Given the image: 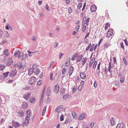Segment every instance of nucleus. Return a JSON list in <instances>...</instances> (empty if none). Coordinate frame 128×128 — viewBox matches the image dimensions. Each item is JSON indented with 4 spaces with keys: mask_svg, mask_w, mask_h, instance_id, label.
<instances>
[{
    "mask_svg": "<svg viewBox=\"0 0 128 128\" xmlns=\"http://www.w3.org/2000/svg\"><path fill=\"white\" fill-rule=\"evenodd\" d=\"M33 67L34 69L33 73L36 75H38L40 72V69L38 68L36 64L33 65Z\"/></svg>",
    "mask_w": 128,
    "mask_h": 128,
    "instance_id": "f257e3e1",
    "label": "nucleus"
},
{
    "mask_svg": "<svg viewBox=\"0 0 128 128\" xmlns=\"http://www.w3.org/2000/svg\"><path fill=\"white\" fill-rule=\"evenodd\" d=\"M26 113L27 115L25 118V119L27 121V124H28L30 120V111L29 110H28L26 111Z\"/></svg>",
    "mask_w": 128,
    "mask_h": 128,
    "instance_id": "f03ea898",
    "label": "nucleus"
},
{
    "mask_svg": "<svg viewBox=\"0 0 128 128\" xmlns=\"http://www.w3.org/2000/svg\"><path fill=\"white\" fill-rule=\"evenodd\" d=\"M16 73L17 71L16 70H12L10 72L9 76L10 77L14 76L16 75Z\"/></svg>",
    "mask_w": 128,
    "mask_h": 128,
    "instance_id": "7ed1b4c3",
    "label": "nucleus"
},
{
    "mask_svg": "<svg viewBox=\"0 0 128 128\" xmlns=\"http://www.w3.org/2000/svg\"><path fill=\"white\" fill-rule=\"evenodd\" d=\"M31 96V93L30 92H27L23 95V98L25 99L28 100L29 99Z\"/></svg>",
    "mask_w": 128,
    "mask_h": 128,
    "instance_id": "20e7f679",
    "label": "nucleus"
},
{
    "mask_svg": "<svg viewBox=\"0 0 128 128\" xmlns=\"http://www.w3.org/2000/svg\"><path fill=\"white\" fill-rule=\"evenodd\" d=\"M113 34V30L109 29L107 32L106 37L108 38H109L112 36Z\"/></svg>",
    "mask_w": 128,
    "mask_h": 128,
    "instance_id": "39448f33",
    "label": "nucleus"
},
{
    "mask_svg": "<svg viewBox=\"0 0 128 128\" xmlns=\"http://www.w3.org/2000/svg\"><path fill=\"white\" fill-rule=\"evenodd\" d=\"M59 87L58 84H56L54 87V92L56 94L59 91Z\"/></svg>",
    "mask_w": 128,
    "mask_h": 128,
    "instance_id": "423d86ee",
    "label": "nucleus"
},
{
    "mask_svg": "<svg viewBox=\"0 0 128 128\" xmlns=\"http://www.w3.org/2000/svg\"><path fill=\"white\" fill-rule=\"evenodd\" d=\"M36 78L35 77H32L30 79L29 83L30 84H33L36 81Z\"/></svg>",
    "mask_w": 128,
    "mask_h": 128,
    "instance_id": "0eeeda50",
    "label": "nucleus"
},
{
    "mask_svg": "<svg viewBox=\"0 0 128 128\" xmlns=\"http://www.w3.org/2000/svg\"><path fill=\"white\" fill-rule=\"evenodd\" d=\"M96 7L95 5L92 6L90 8V11L92 12H95L96 10Z\"/></svg>",
    "mask_w": 128,
    "mask_h": 128,
    "instance_id": "6e6552de",
    "label": "nucleus"
},
{
    "mask_svg": "<svg viewBox=\"0 0 128 128\" xmlns=\"http://www.w3.org/2000/svg\"><path fill=\"white\" fill-rule=\"evenodd\" d=\"M32 68H30L28 69V74L30 75L32 74L34 72V67H33V65L32 66Z\"/></svg>",
    "mask_w": 128,
    "mask_h": 128,
    "instance_id": "1a4fd4ad",
    "label": "nucleus"
},
{
    "mask_svg": "<svg viewBox=\"0 0 128 128\" xmlns=\"http://www.w3.org/2000/svg\"><path fill=\"white\" fill-rule=\"evenodd\" d=\"M124 126L123 123L120 122L117 124L116 128H124Z\"/></svg>",
    "mask_w": 128,
    "mask_h": 128,
    "instance_id": "9d476101",
    "label": "nucleus"
},
{
    "mask_svg": "<svg viewBox=\"0 0 128 128\" xmlns=\"http://www.w3.org/2000/svg\"><path fill=\"white\" fill-rule=\"evenodd\" d=\"M12 125L15 128L18 127L20 126V125L18 122H12Z\"/></svg>",
    "mask_w": 128,
    "mask_h": 128,
    "instance_id": "9b49d317",
    "label": "nucleus"
},
{
    "mask_svg": "<svg viewBox=\"0 0 128 128\" xmlns=\"http://www.w3.org/2000/svg\"><path fill=\"white\" fill-rule=\"evenodd\" d=\"M86 116V114L85 113H82L81 114L79 117L78 119L80 120L83 119Z\"/></svg>",
    "mask_w": 128,
    "mask_h": 128,
    "instance_id": "f8f14e48",
    "label": "nucleus"
},
{
    "mask_svg": "<svg viewBox=\"0 0 128 128\" xmlns=\"http://www.w3.org/2000/svg\"><path fill=\"white\" fill-rule=\"evenodd\" d=\"M80 76L82 79H85L86 78V73L84 72L81 73L80 74Z\"/></svg>",
    "mask_w": 128,
    "mask_h": 128,
    "instance_id": "ddd939ff",
    "label": "nucleus"
},
{
    "mask_svg": "<svg viewBox=\"0 0 128 128\" xmlns=\"http://www.w3.org/2000/svg\"><path fill=\"white\" fill-rule=\"evenodd\" d=\"M87 60V58L86 57L83 58H82V60L81 61L82 64V66H83L85 64Z\"/></svg>",
    "mask_w": 128,
    "mask_h": 128,
    "instance_id": "4468645a",
    "label": "nucleus"
},
{
    "mask_svg": "<svg viewBox=\"0 0 128 128\" xmlns=\"http://www.w3.org/2000/svg\"><path fill=\"white\" fill-rule=\"evenodd\" d=\"M82 54L80 56H78L77 57L76 62H80L82 60Z\"/></svg>",
    "mask_w": 128,
    "mask_h": 128,
    "instance_id": "2eb2a0df",
    "label": "nucleus"
},
{
    "mask_svg": "<svg viewBox=\"0 0 128 128\" xmlns=\"http://www.w3.org/2000/svg\"><path fill=\"white\" fill-rule=\"evenodd\" d=\"M110 42H106L104 44V49L108 48V47L110 45Z\"/></svg>",
    "mask_w": 128,
    "mask_h": 128,
    "instance_id": "dca6fc26",
    "label": "nucleus"
},
{
    "mask_svg": "<svg viewBox=\"0 0 128 128\" xmlns=\"http://www.w3.org/2000/svg\"><path fill=\"white\" fill-rule=\"evenodd\" d=\"M78 54L77 53H76L74 54L73 55L72 57L71 60H74L76 58H77Z\"/></svg>",
    "mask_w": 128,
    "mask_h": 128,
    "instance_id": "f3484780",
    "label": "nucleus"
},
{
    "mask_svg": "<svg viewBox=\"0 0 128 128\" xmlns=\"http://www.w3.org/2000/svg\"><path fill=\"white\" fill-rule=\"evenodd\" d=\"M18 115L19 116H22L24 115V113L22 111L20 110L18 112Z\"/></svg>",
    "mask_w": 128,
    "mask_h": 128,
    "instance_id": "a211bd4d",
    "label": "nucleus"
},
{
    "mask_svg": "<svg viewBox=\"0 0 128 128\" xmlns=\"http://www.w3.org/2000/svg\"><path fill=\"white\" fill-rule=\"evenodd\" d=\"M114 66V65H111V62H109V66H108V70L109 72L110 73H111V68H112Z\"/></svg>",
    "mask_w": 128,
    "mask_h": 128,
    "instance_id": "6ab92c4d",
    "label": "nucleus"
},
{
    "mask_svg": "<svg viewBox=\"0 0 128 128\" xmlns=\"http://www.w3.org/2000/svg\"><path fill=\"white\" fill-rule=\"evenodd\" d=\"M28 105L27 103L24 102L22 104V108L23 109H26V108Z\"/></svg>",
    "mask_w": 128,
    "mask_h": 128,
    "instance_id": "aec40b11",
    "label": "nucleus"
},
{
    "mask_svg": "<svg viewBox=\"0 0 128 128\" xmlns=\"http://www.w3.org/2000/svg\"><path fill=\"white\" fill-rule=\"evenodd\" d=\"M4 54L6 56L9 55V53H8V49L5 50L4 52Z\"/></svg>",
    "mask_w": 128,
    "mask_h": 128,
    "instance_id": "412c9836",
    "label": "nucleus"
},
{
    "mask_svg": "<svg viewBox=\"0 0 128 128\" xmlns=\"http://www.w3.org/2000/svg\"><path fill=\"white\" fill-rule=\"evenodd\" d=\"M20 54V52L19 50H16L14 54V56L15 57L18 56V55Z\"/></svg>",
    "mask_w": 128,
    "mask_h": 128,
    "instance_id": "4be33fe9",
    "label": "nucleus"
},
{
    "mask_svg": "<svg viewBox=\"0 0 128 128\" xmlns=\"http://www.w3.org/2000/svg\"><path fill=\"white\" fill-rule=\"evenodd\" d=\"M110 122L111 125L113 126L115 124V122L113 118H110Z\"/></svg>",
    "mask_w": 128,
    "mask_h": 128,
    "instance_id": "5701e85b",
    "label": "nucleus"
},
{
    "mask_svg": "<svg viewBox=\"0 0 128 128\" xmlns=\"http://www.w3.org/2000/svg\"><path fill=\"white\" fill-rule=\"evenodd\" d=\"M22 63L16 64L14 65V67L15 66L16 67L17 66L20 68H21L22 67Z\"/></svg>",
    "mask_w": 128,
    "mask_h": 128,
    "instance_id": "b1692460",
    "label": "nucleus"
},
{
    "mask_svg": "<svg viewBox=\"0 0 128 128\" xmlns=\"http://www.w3.org/2000/svg\"><path fill=\"white\" fill-rule=\"evenodd\" d=\"M13 62V60H11L7 62H6V64L8 66H9L12 64Z\"/></svg>",
    "mask_w": 128,
    "mask_h": 128,
    "instance_id": "393cba45",
    "label": "nucleus"
},
{
    "mask_svg": "<svg viewBox=\"0 0 128 128\" xmlns=\"http://www.w3.org/2000/svg\"><path fill=\"white\" fill-rule=\"evenodd\" d=\"M30 101L31 103H34L35 102L36 100L34 97H32L31 99H30Z\"/></svg>",
    "mask_w": 128,
    "mask_h": 128,
    "instance_id": "a878e982",
    "label": "nucleus"
},
{
    "mask_svg": "<svg viewBox=\"0 0 128 128\" xmlns=\"http://www.w3.org/2000/svg\"><path fill=\"white\" fill-rule=\"evenodd\" d=\"M69 70L68 72H69L70 73V72H72V73L73 71L74 70V68L72 66H70L69 67Z\"/></svg>",
    "mask_w": 128,
    "mask_h": 128,
    "instance_id": "bb28decb",
    "label": "nucleus"
},
{
    "mask_svg": "<svg viewBox=\"0 0 128 128\" xmlns=\"http://www.w3.org/2000/svg\"><path fill=\"white\" fill-rule=\"evenodd\" d=\"M90 20V18L89 17L87 18V19H86V22L84 24H86V26H87L88 25Z\"/></svg>",
    "mask_w": 128,
    "mask_h": 128,
    "instance_id": "cd10ccee",
    "label": "nucleus"
},
{
    "mask_svg": "<svg viewBox=\"0 0 128 128\" xmlns=\"http://www.w3.org/2000/svg\"><path fill=\"white\" fill-rule=\"evenodd\" d=\"M110 27V24L108 23H106V25L105 26V30H107L108 29V28L109 27Z\"/></svg>",
    "mask_w": 128,
    "mask_h": 128,
    "instance_id": "c85d7f7f",
    "label": "nucleus"
},
{
    "mask_svg": "<svg viewBox=\"0 0 128 128\" xmlns=\"http://www.w3.org/2000/svg\"><path fill=\"white\" fill-rule=\"evenodd\" d=\"M82 32H84L86 30V26L85 25H82Z\"/></svg>",
    "mask_w": 128,
    "mask_h": 128,
    "instance_id": "c756f323",
    "label": "nucleus"
},
{
    "mask_svg": "<svg viewBox=\"0 0 128 128\" xmlns=\"http://www.w3.org/2000/svg\"><path fill=\"white\" fill-rule=\"evenodd\" d=\"M6 66L4 64L0 65V70H2L5 68Z\"/></svg>",
    "mask_w": 128,
    "mask_h": 128,
    "instance_id": "7c9ffc66",
    "label": "nucleus"
},
{
    "mask_svg": "<svg viewBox=\"0 0 128 128\" xmlns=\"http://www.w3.org/2000/svg\"><path fill=\"white\" fill-rule=\"evenodd\" d=\"M9 73V72H7L5 73H3V75L5 78H6V77L7 76H8V75Z\"/></svg>",
    "mask_w": 128,
    "mask_h": 128,
    "instance_id": "2f4dec72",
    "label": "nucleus"
},
{
    "mask_svg": "<svg viewBox=\"0 0 128 128\" xmlns=\"http://www.w3.org/2000/svg\"><path fill=\"white\" fill-rule=\"evenodd\" d=\"M69 95L68 94H66L63 96L62 98L64 100H67L69 97Z\"/></svg>",
    "mask_w": 128,
    "mask_h": 128,
    "instance_id": "473e14b6",
    "label": "nucleus"
},
{
    "mask_svg": "<svg viewBox=\"0 0 128 128\" xmlns=\"http://www.w3.org/2000/svg\"><path fill=\"white\" fill-rule=\"evenodd\" d=\"M125 79V77L124 76L121 77L120 79V81L121 83H122L124 82Z\"/></svg>",
    "mask_w": 128,
    "mask_h": 128,
    "instance_id": "72a5a7b5",
    "label": "nucleus"
},
{
    "mask_svg": "<svg viewBox=\"0 0 128 128\" xmlns=\"http://www.w3.org/2000/svg\"><path fill=\"white\" fill-rule=\"evenodd\" d=\"M95 44H92V45L91 44V46L90 49V52H92L94 50V46Z\"/></svg>",
    "mask_w": 128,
    "mask_h": 128,
    "instance_id": "f704fd0d",
    "label": "nucleus"
},
{
    "mask_svg": "<svg viewBox=\"0 0 128 128\" xmlns=\"http://www.w3.org/2000/svg\"><path fill=\"white\" fill-rule=\"evenodd\" d=\"M82 3H80L77 6V8L78 10L80 9L82 7Z\"/></svg>",
    "mask_w": 128,
    "mask_h": 128,
    "instance_id": "c9c22d12",
    "label": "nucleus"
},
{
    "mask_svg": "<svg viewBox=\"0 0 128 128\" xmlns=\"http://www.w3.org/2000/svg\"><path fill=\"white\" fill-rule=\"evenodd\" d=\"M5 78L2 76L0 75V82H2L3 80H4L5 79Z\"/></svg>",
    "mask_w": 128,
    "mask_h": 128,
    "instance_id": "e433bc0d",
    "label": "nucleus"
},
{
    "mask_svg": "<svg viewBox=\"0 0 128 128\" xmlns=\"http://www.w3.org/2000/svg\"><path fill=\"white\" fill-rule=\"evenodd\" d=\"M123 61L125 64L126 65L128 64V63L126 61V59L125 57H124L123 58Z\"/></svg>",
    "mask_w": 128,
    "mask_h": 128,
    "instance_id": "4c0bfd02",
    "label": "nucleus"
},
{
    "mask_svg": "<svg viewBox=\"0 0 128 128\" xmlns=\"http://www.w3.org/2000/svg\"><path fill=\"white\" fill-rule=\"evenodd\" d=\"M50 90H48V89L46 91V94L48 96H49L50 95Z\"/></svg>",
    "mask_w": 128,
    "mask_h": 128,
    "instance_id": "58836bf2",
    "label": "nucleus"
},
{
    "mask_svg": "<svg viewBox=\"0 0 128 128\" xmlns=\"http://www.w3.org/2000/svg\"><path fill=\"white\" fill-rule=\"evenodd\" d=\"M91 46V43L89 44L88 46L86 47V50L87 51L90 48Z\"/></svg>",
    "mask_w": 128,
    "mask_h": 128,
    "instance_id": "ea45409f",
    "label": "nucleus"
},
{
    "mask_svg": "<svg viewBox=\"0 0 128 128\" xmlns=\"http://www.w3.org/2000/svg\"><path fill=\"white\" fill-rule=\"evenodd\" d=\"M75 83L77 84L80 81L79 78L78 77H77L75 78Z\"/></svg>",
    "mask_w": 128,
    "mask_h": 128,
    "instance_id": "a19ab883",
    "label": "nucleus"
},
{
    "mask_svg": "<svg viewBox=\"0 0 128 128\" xmlns=\"http://www.w3.org/2000/svg\"><path fill=\"white\" fill-rule=\"evenodd\" d=\"M94 58H93L92 60L90 61V63L89 64V66L90 67H91L92 64L93 62V60Z\"/></svg>",
    "mask_w": 128,
    "mask_h": 128,
    "instance_id": "79ce46f5",
    "label": "nucleus"
},
{
    "mask_svg": "<svg viewBox=\"0 0 128 128\" xmlns=\"http://www.w3.org/2000/svg\"><path fill=\"white\" fill-rule=\"evenodd\" d=\"M97 62L96 61H95L94 62L93 66V68L94 69L95 68L97 64Z\"/></svg>",
    "mask_w": 128,
    "mask_h": 128,
    "instance_id": "37998d69",
    "label": "nucleus"
},
{
    "mask_svg": "<svg viewBox=\"0 0 128 128\" xmlns=\"http://www.w3.org/2000/svg\"><path fill=\"white\" fill-rule=\"evenodd\" d=\"M27 55H26V54H24L22 56V59H26L27 58Z\"/></svg>",
    "mask_w": 128,
    "mask_h": 128,
    "instance_id": "c03bdc74",
    "label": "nucleus"
},
{
    "mask_svg": "<svg viewBox=\"0 0 128 128\" xmlns=\"http://www.w3.org/2000/svg\"><path fill=\"white\" fill-rule=\"evenodd\" d=\"M45 8L48 11H50V8L48 6V4H46L45 6Z\"/></svg>",
    "mask_w": 128,
    "mask_h": 128,
    "instance_id": "a18cd8bd",
    "label": "nucleus"
},
{
    "mask_svg": "<svg viewBox=\"0 0 128 128\" xmlns=\"http://www.w3.org/2000/svg\"><path fill=\"white\" fill-rule=\"evenodd\" d=\"M84 81L83 80L80 83V85L79 86V87H81V88H82L84 84Z\"/></svg>",
    "mask_w": 128,
    "mask_h": 128,
    "instance_id": "49530a36",
    "label": "nucleus"
},
{
    "mask_svg": "<svg viewBox=\"0 0 128 128\" xmlns=\"http://www.w3.org/2000/svg\"><path fill=\"white\" fill-rule=\"evenodd\" d=\"M66 72V70L65 68H64L62 70V74L63 75L66 74L65 72Z\"/></svg>",
    "mask_w": 128,
    "mask_h": 128,
    "instance_id": "de8ad7c7",
    "label": "nucleus"
},
{
    "mask_svg": "<svg viewBox=\"0 0 128 128\" xmlns=\"http://www.w3.org/2000/svg\"><path fill=\"white\" fill-rule=\"evenodd\" d=\"M5 119L4 118L2 119L0 123V124H2L4 123L5 121Z\"/></svg>",
    "mask_w": 128,
    "mask_h": 128,
    "instance_id": "09e8293b",
    "label": "nucleus"
},
{
    "mask_svg": "<svg viewBox=\"0 0 128 128\" xmlns=\"http://www.w3.org/2000/svg\"><path fill=\"white\" fill-rule=\"evenodd\" d=\"M115 85L116 86L118 87L119 86V83L118 81H116L114 82Z\"/></svg>",
    "mask_w": 128,
    "mask_h": 128,
    "instance_id": "8fccbe9b",
    "label": "nucleus"
},
{
    "mask_svg": "<svg viewBox=\"0 0 128 128\" xmlns=\"http://www.w3.org/2000/svg\"><path fill=\"white\" fill-rule=\"evenodd\" d=\"M64 116L63 115H62L60 118V120L61 121L63 120H64Z\"/></svg>",
    "mask_w": 128,
    "mask_h": 128,
    "instance_id": "3c124183",
    "label": "nucleus"
},
{
    "mask_svg": "<svg viewBox=\"0 0 128 128\" xmlns=\"http://www.w3.org/2000/svg\"><path fill=\"white\" fill-rule=\"evenodd\" d=\"M94 122H91L90 124V126L91 128H92L94 126Z\"/></svg>",
    "mask_w": 128,
    "mask_h": 128,
    "instance_id": "603ef678",
    "label": "nucleus"
},
{
    "mask_svg": "<svg viewBox=\"0 0 128 128\" xmlns=\"http://www.w3.org/2000/svg\"><path fill=\"white\" fill-rule=\"evenodd\" d=\"M121 47L124 49V45L123 42H121L120 43Z\"/></svg>",
    "mask_w": 128,
    "mask_h": 128,
    "instance_id": "864d4df0",
    "label": "nucleus"
},
{
    "mask_svg": "<svg viewBox=\"0 0 128 128\" xmlns=\"http://www.w3.org/2000/svg\"><path fill=\"white\" fill-rule=\"evenodd\" d=\"M43 96H41L40 99V102L41 103V102H42Z\"/></svg>",
    "mask_w": 128,
    "mask_h": 128,
    "instance_id": "5fc2aeb1",
    "label": "nucleus"
},
{
    "mask_svg": "<svg viewBox=\"0 0 128 128\" xmlns=\"http://www.w3.org/2000/svg\"><path fill=\"white\" fill-rule=\"evenodd\" d=\"M22 53H20V54L18 55V58H21L22 56Z\"/></svg>",
    "mask_w": 128,
    "mask_h": 128,
    "instance_id": "6e6d98bb",
    "label": "nucleus"
},
{
    "mask_svg": "<svg viewBox=\"0 0 128 128\" xmlns=\"http://www.w3.org/2000/svg\"><path fill=\"white\" fill-rule=\"evenodd\" d=\"M72 12V10L71 7L69 8H68V12L69 14L71 13Z\"/></svg>",
    "mask_w": 128,
    "mask_h": 128,
    "instance_id": "4d7b16f0",
    "label": "nucleus"
},
{
    "mask_svg": "<svg viewBox=\"0 0 128 128\" xmlns=\"http://www.w3.org/2000/svg\"><path fill=\"white\" fill-rule=\"evenodd\" d=\"M80 25H78L76 27V30L78 31V30L80 28Z\"/></svg>",
    "mask_w": 128,
    "mask_h": 128,
    "instance_id": "13d9d810",
    "label": "nucleus"
},
{
    "mask_svg": "<svg viewBox=\"0 0 128 128\" xmlns=\"http://www.w3.org/2000/svg\"><path fill=\"white\" fill-rule=\"evenodd\" d=\"M64 54H62V53H60V54L59 55V58L60 59V58H62V56H63Z\"/></svg>",
    "mask_w": 128,
    "mask_h": 128,
    "instance_id": "bf43d9fd",
    "label": "nucleus"
},
{
    "mask_svg": "<svg viewBox=\"0 0 128 128\" xmlns=\"http://www.w3.org/2000/svg\"><path fill=\"white\" fill-rule=\"evenodd\" d=\"M42 82V80H39L37 82V84L38 85H40L41 84V83Z\"/></svg>",
    "mask_w": 128,
    "mask_h": 128,
    "instance_id": "052dcab7",
    "label": "nucleus"
},
{
    "mask_svg": "<svg viewBox=\"0 0 128 128\" xmlns=\"http://www.w3.org/2000/svg\"><path fill=\"white\" fill-rule=\"evenodd\" d=\"M53 76V74L52 73H50V80H53V78H52V76Z\"/></svg>",
    "mask_w": 128,
    "mask_h": 128,
    "instance_id": "680f3d73",
    "label": "nucleus"
},
{
    "mask_svg": "<svg viewBox=\"0 0 128 128\" xmlns=\"http://www.w3.org/2000/svg\"><path fill=\"white\" fill-rule=\"evenodd\" d=\"M3 32L2 31L0 30V38H1L2 36V34Z\"/></svg>",
    "mask_w": 128,
    "mask_h": 128,
    "instance_id": "e2e57ef3",
    "label": "nucleus"
},
{
    "mask_svg": "<svg viewBox=\"0 0 128 128\" xmlns=\"http://www.w3.org/2000/svg\"><path fill=\"white\" fill-rule=\"evenodd\" d=\"M124 41L125 42L126 45L127 46H128V42L127 40H126L125 39L124 40Z\"/></svg>",
    "mask_w": 128,
    "mask_h": 128,
    "instance_id": "0e129e2a",
    "label": "nucleus"
},
{
    "mask_svg": "<svg viewBox=\"0 0 128 128\" xmlns=\"http://www.w3.org/2000/svg\"><path fill=\"white\" fill-rule=\"evenodd\" d=\"M100 62L99 63V64L98 65L97 70H100Z\"/></svg>",
    "mask_w": 128,
    "mask_h": 128,
    "instance_id": "69168bd1",
    "label": "nucleus"
},
{
    "mask_svg": "<svg viewBox=\"0 0 128 128\" xmlns=\"http://www.w3.org/2000/svg\"><path fill=\"white\" fill-rule=\"evenodd\" d=\"M46 106L44 108L43 110L42 111V112H44V113H45L46 112Z\"/></svg>",
    "mask_w": 128,
    "mask_h": 128,
    "instance_id": "338daca9",
    "label": "nucleus"
},
{
    "mask_svg": "<svg viewBox=\"0 0 128 128\" xmlns=\"http://www.w3.org/2000/svg\"><path fill=\"white\" fill-rule=\"evenodd\" d=\"M65 90L64 88H63L61 92V94H63L65 92Z\"/></svg>",
    "mask_w": 128,
    "mask_h": 128,
    "instance_id": "774afa93",
    "label": "nucleus"
}]
</instances>
